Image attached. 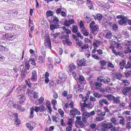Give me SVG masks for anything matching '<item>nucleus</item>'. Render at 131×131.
Wrapping results in <instances>:
<instances>
[{
	"instance_id": "1",
	"label": "nucleus",
	"mask_w": 131,
	"mask_h": 131,
	"mask_svg": "<svg viewBox=\"0 0 131 131\" xmlns=\"http://www.w3.org/2000/svg\"><path fill=\"white\" fill-rule=\"evenodd\" d=\"M116 18L118 19H121L117 21V22L121 26L125 25L127 20V16H124V15L122 14L117 16Z\"/></svg>"
},
{
	"instance_id": "2",
	"label": "nucleus",
	"mask_w": 131,
	"mask_h": 131,
	"mask_svg": "<svg viewBox=\"0 0 131 131\" xmlns=\"http://www.w3.org/2000/svg\"><path fill=\"white\" fill-rule=\"evenodd\" d=\"M16 37L13 35H12L9 33L3 34L1 38L2 40H7V41H12L16 38Z\"/></svg>"
},
{
	"instance_id": "3",
	"label": "nucleus",
	"mask_w": 131,
	"mask_h": 131,
	"mask_svg": "<svg viewBox=\"0 0 131 131\" xmlns=\"http://www.w3.org/2000/svg\"><path fill=\"white\" fill-rule=\"evenodd\" d=\"M44 40V44L45 46L49 49L51 48V41L48 35H46V37L45 38Z\"/></svg>"
},
{
	"instance_id": "4",
	"label": "nucleus",
	"mask_w": 131,
	"mask_h": 131,
	"mask_svg": "<svg viewBox=\"0 0 131 131\" xmlns=\"http://www.w3.org/2000/svg\"><path fill=\"white\" fill-rule=\"evenodd\" d=\"M48 20L49 21L50 24H52L53 23L54 24L58 23V25H59V20L58 18L55 16H53L51 17V19L50 20L48 19Z\"/></svg>"
},
{
	"instance_id": "5",
	"label": "nucleus",
	"mask_w": 131,
	"mask_h": 131,
	"mask_svg": "<svg viewBox=\"0 0 131 131\" xmlns=\"http://www.w3.org/2000/svg\"><path fill=\"white\" fill-rule=\"evenodd\" d=\"M8 44V43H7L3 42L2 43H1L0 46V51L4 52L7 51L8 49L6 47V45Z\"/></svg>"
},
{
	"instance_id": "6",
	"label": "nucleus",
	"mask_w": 131,
	"mask_h": 131,
	"mask_svg": "<svg viewBox=\"0 0 131 131\" xmlns=\"http://www.w3.org/2000/svg\"><path fill=\"white\" fill-rule=\"evenodd\" d=\"M86 62L85 59L83 58L79 61V62L80 64H78V63H77V65L79 68L81 67L82 66H86V64L85 63Z\"/></svg>"
},
{
	"instance_id": "7",
	"label": "nucleus",
	"mask_w": 131,
	"mask_h": 131,
	"mask_svg": "<svg viewBox=\"0 0 131 131\" xmlns=\"http://www.w3.org/2000/svg\"><path fill=\"white\" fill-rule=\"evenodd\" d=\"M14 107L17 109L21 112L24 111L25 110V108L23 107H21V106L18 104H14Z\"/></svg>"
},
{
	"instance_id": "8",
	"label": "nucleus",
	"mask_w": 131,
	"mask_h": 131,
	"mask_svg": "<svg viewBox=\"0 0 131 131\" xmlns=\"http://www.w3.org/2000/svg\"><path fill=\"white\" fill-rule=\"evenodd\" d=\"M70 112L73 116L75 115L76 113L78 115L80 114V112L75 108H74L73 110H70Z\"/></svg>"
},
{
	"instance_id": "9",
	"label": "nucleus",
	"mask_w": 131,
	"mask_h": 131,
	"mask_svg": "<svg viewBox=\"0 0 131 131\" xmlns=\"http://www.w3.org/2000/svg\"><path fill=\"white\" fill-rule=\"evenodd\" d=\"M59 77L62 81L65 82L67 78V75L65 73H59Z\"/></svg>"
},
{
	"instance_id": "10",
	"label": "nucleus",
	"mask_w": 131,
	"mask_h": 131,
	"mask_svg": "<svg viewBox=\"0 0 131 131\" xmlns=\"http://www.w3.org/2000/svg\"><path fill=\"white\" fill-rule=\"evenodd\" d=\"M112 52L116 56L119 55V56L123 57L124 56V54L122 52L118 51L117 52L116 50L113 49L112 50Z\"/></svg>"
},
{
	"instance_id": "11",
	"label": "nucleus",
	"mask_w": 131,
	"mask_h": 131,
	"mask_svg": "<svg viewBox=\"0 0 131 131\" xmlns=\"http://www.w3.org/2000/svg\"><path fill=\"white\" fill-rule=\"evenodd\" d=\"M59 27V25L58 23H56L54 24H51L50 26V28L51 30H54L55 29H57Z\"/></svg>"
},
{
	"instance_id": "12",
	"label": "nucleus",
	"mask_w": 131,
	"mask_h": 131,
	"mask_svg": "<svg viewBox=\"0 0 131 131\" xmlns=\"http://www.w3.org/2000/svg\"><path fill=\"white\" fill-rule=\"evenodd\" d=\"M126 60H122V61L119 63V66H120V69L123 70L124 67H125L126 64Z\"/></svg>"
},
{
	"instance_id": "13",
	"label": "nucleus",
	"mask_w": 131,
	"mask_h": 131,
	"mask_svg": "<svg viewBox=\"0 0 131 131\" xmlns=\"http://www.w3.org/2000/svg\"><path fill=\"white\" fill-rule=\"evenodd\" d=\"M124 73L125 74V77L127 78H131V71L126 70V72Z\"/></svg>"
},
{
	"instance_id": "14",
	"label": "nucleus",
	"mask_w": 131,
	"mask_h": 131,
	"mask_svg": "<svg viewBox=\"0 0 131 131\" xmlns=\"http://www.w3.org/2000/svg\"><path fill=\"white\" fill-rule=\"evenodd\" d=\"M75 125L76 124H77L78 125L81 126L82 128H84L85 127L84 124L81 121L76 120L75 121Z\"/></svg>"
},
{
	"instance_id": "15",
	"label": "nucleus",
	"mask_w": 131,
	"mask_h": 131,
	"mask_svg": "<svg viewBox=\"0 0 131 131\" xmlns=\"http://www.w3.org/2000/svg\"><path fill=\"white\" fill-rule=\"evenodd\" d=\"M46 16L47 19L48 20V17L50 16H53V12L51 10H48L46 13Z\"/></svg>"
},
{
	"instance_id": "16",
	"label": "nucleus",
	"mask_w": 131,
	"mask_h": 131,
	"mask_svg": "<svg viewBox=\"0 0 131 131\" xmlns=\"http://www.w3.org/2000/svg\"><path fill=\"white\" fill-rule=\"evenodd\" d=\"M4 28L6 31L12 30L13 29V25L12 24L8 25L7 26L4 27Z\"/></svg>"
},
{
	"instance_id": "17",
	"label": "nucleus",
	"mask_w": 131,
	"mask_h": 131,
	"mask_svg": "<svg viewBox=\"0 0 131 131\" xmlns=\"http://www.w3.org/2000/svg\"><path fill=\"white\" fill-rule=\"evenodd\" d=\"M44 100V98L42 96L40 97L36 101V103L37 105L41 104H42Z\"/></svg>"
},
{
	"instance_id": "18",
	"label": "nucleus",
	"mask_w": 131,
	"mask_h": 131,
	"mask_svg": "<svg viewBox=\"0 0 131 131\" xmlns=\"http://www.w3.org/2000/svg\"><path fill=\"white\" fill-rule=\"evenodd\" d=\"M78 90L80 92L83 90V85L82 83L79 82L78 83Z\"/></svg>"
},
{
	"instance_id": "19",
	"label": "nucleus",
	"mask_w": 131,
	"mask_h": 131,
	"mask_svg": "<svg viewBox=\"0 0 131 131\" xmlns=\"http://www.w3.org/2000/svg\"><path fill=\"white\" fill-rule=\"evenodd\" d=\"M99 26L98 25L96 24L93 26L91 28L92 29V31L93 32L96 31L99 29Z\"/></svg>"
},
{
	"instance_id": "20",
	"label": "nucleus",
	"mask_w": 131,
	"mask_h": 131,
	"mask_svg": "<svg viewBox=\"0 0 131 131\" xmlns=\"http://www.w3.org/2000/svg\"><path fill=\"white\" fill-rule=\"evenodd\" d=\"M96 3L97 4L101 7H103L105 5V3L103 2H97Z\"/></svg>"
},
{
	"instance_id": "21",
	"label": "nucleus",
	"mask_w": 131,
	"mask_h": 131,
	"mask_svg": "<svg viewBox=\"0 0 131 131\" xmlns=\"http://www.w3.org/2000/svg\"><path fill=\"white\" fill-rule=\"evenodd\" d=\"M72 31L73 32L76 34L78 31V28L76 26L73 25V28Z\"/></svg>"
},
{
	"instance_id": "22",
	"label": "nucleus",
	"mask_w": 131,
	"mask_h": 131,
	"mask_svg": "<svg viewBox=\"0 0 131 131\" xmlns=\"http://www.w3.org/2000/svg\"><path fill=\"white\" fill-rule=\"evenodd\" d=\"M105 97H106L108 100H113L114 96L111 94H108L104 96Z\"/></svg>"
},
{
	"instance_id": "23",
	"label": "nucleus",
	"mask_w": 131,
	"mask_h": 131,
	"mask_svg": "<svg viewBox=\"0 0 131 131\" xmlns=\"http://www.w3.org/2000/svg\"><path fill=\"white\" fill-rule=\"evenodd\" d=\"M37 76V73L36 72L35 70L34 71H33L32 72V74L31 77L32 79L33 80L35 79L36 78Z\"/></svg>"
},
{
	"instance_id": "24",
	"label": "nucleus",
	"mask_w": 131,
	"mask_h": 131,
	"mask_svg": "<svg viewBox=\"0 0 131 131\" xmlns=\"http://www.w3.org/2000/svg\"><path fill=\"white\" fill-rule=\"evenodd\" d=\"M99 63H100L101 66H105L107 63L104 60H101Z\"/></svg>"
},
{
	"instance_id": "25",
	"label": "nucleus",
	"mask_w": 131,
	"mask_h": 131,
	"mask_svg": "<svg viewBox=\"0 0 131 131\" xmlns=\"http://www.w3.org/2000/svg\"><path fill=\"white\" fill-rule=\"evenodd\" d=\"M82 116H84L86 119L90 115L89 113L87 112H84L82 114Z\"/></svg>"
},
{
	"instance_id": "26",
	"label": "nucleus",
	"mask_w": 131,
	"mask_h": 131,
	"mask_svg": "<svg viewBox=\"0 0 131 131\" xmlns=\"http://www.w3.org/2000/svg\"><path fill=\"white\" fill-rule=\"evenodd\" d=\"M38 61L39 63H41L44 62L43 58V57L40 56L38 59Z\"/></svg>"
},
{
	"instance_id": "27",
	"label": "nucleus",
	"mask_w": 131,
	"mask_h": 131,
	"mask_svg": "<svg viewBox=\"0 0 131 131\" xmlns=\"http://www.w3.org/2000/svg\"><path fill=\"white\" fill-rule=\"evenodd\" d=\"M96 18L99 21H101L102 19L103 16L102 14H98L96 15Z\"/></svg>"
},
{
	"instance_id": "28",
	"label": "nucleus",
	"mask_w": 131,
	"mask_h": 131,
	"mask_svg": "<svg viewBox=\"0 0 131 131\" xmlns=\"http://www.w3.org/2000/svg\"><path fill=\"white\" fill-rule=\"evenodd\" d=\"M35 59L33 58H30L29 59V62H31V63L33 66H35L36 65V63L34 60Z\"/></svg>"
},
{
	"instance_id": "29",
	"label": "nucleus",
	"mask_w": 131,
	"mask_h": 131,
	"mask_svg": "<svg viewBox=\"0 0 131 131\" xmlns=\"http://www.w3.org/2000/svg\"><path fill=\"white\" fill-rule=\"evenodd\" d=\"M58 112L61 115V117H63L64 116V112L61 109H58Z\"/></svg>"
},
{
	"instance_id": "30",
	"label": "nucleus",
	"mask_w": 131,
	"mask_h": 131,
	"mask_svg": "<svg viewBox=\"0 0 131 131\" xmlns=\"http://www.w3.org/2000/svg\"><path fill=\"white\" fill-rule=\"evenodd\" d=\"M88 107V108L91 109H92L94 105H92V103L90 101L89 103L87 104Z\"/></svg>"
},
{
	"instance_id": "31",
	"label": "nucleus",
	"mask_w": 131,
	"mask_h": 131,
	"mask_svg": "<svg viewBox=\"0 0 131 131\" xmlns=\"http://www.w3.org/2000/svg\"><path fill=\"white\" fill-rule=\"evenodd\" d=\"M131 62L130 61V62L129 61L127 62V64L125 65V69H127L131 67Z\"/></svg>"
},
{
	"instance_id": "32",
	"label": "nucleus",
	"mask_w": 131,
	"mask_h": 131,
	"mask_svg": "<svg viewBox=\"0 0 131 131\" xmlns=\"http://www.w3.org/2000/svg\"><path fill=\"white\" fill-rule=\"evenodd\" d=\"M45 109V107L43 105H40L39 107L38 112H43Z\"/></svg>"
},
{
	"instance_id": "33",
	"label": "nucleus",
	"mask_w": 131,
	"mask_h": 131,
	"mask_svg": "<svg viewBox=\"0 0 131 131\" xmlns=\"http://www.w3.org/2000/svg\"><path fill=\"white\" fill-rule=\"evenodd\" d=\"M102 127H103L102 128V129L104 131H105L106 129L108 128V125H107L106 124H104L102 125Z\"/></svg>"
},
{
	"instance_id": "34",
	"label": "nucleus",
	"mask_w": 131,
	"mask_h": 131,
	"mask_svg": "<svg viewBox=\"0 0 131 131\" xmlns=\"http://www.w3.org/2000/svg\"><path fill=\"white\" fill-rule=\"evenodd\" d=\"M26 86L25 85H22L21 86H20L18 88V89H19L20 91H22L26 89Z\"/></svg>"
},
{
	"instance_id": "35",
	"label": "nucleus",
	"mask_w": 131,
	"mask_h": 131,
	"mask_svg": "<svg viewBox=\"0 0 131 131\" xmlns=\"http://www.w3.org/2000/svg\"><path fill=\"white\" fill-rule=\"evenodd\" d=\"M124 89H125L129 93L131 92V86H126Z\"/></svg>"
},
{
	"instance_id": "36",
	"label": "nucleus",
	"mask_w": 131,
	"mask_h": 131,
	"mask_svg": "<svg viewBox=\"0 0 131 131\" xmlns=\"http://www.w3.org/2000/svg\"><path fill=\"white\" fill-rule=\"evenodd\" d=\"M112 36V33L110 32H107L106 35V37L109 39H110L111 38Z\"/></svg>"
},
{
	"instance_id": "37",
	"label": "nucleus",
	"mask_w": 131,
	"mask_h": 131,
	"mask_svg": "<svg viewBox=\"0 0 131 131\" xmlns=\"http://www.w3.org/2000/svg\"><path fill=\"white\" fill-rule=\"evenodd\" d=\"M82 32L85 36H87L89 35V33L86 30H84L83 29L82 30Z\"/></svg>"
},
{
	"instance_id": "38",
	"label": "nucleus",
	"mask_w": 131,
	"mask_h": 131,
	"mask_svg": "<svg viewBox=\"0 0 131 131\" xmlns=\"http://www.w3.org/2000/svg\"><path fill=\"white\" fill-rule=\"evenodd\" d=\"M78 79L80 81H83L84 80L85 78L82 75H79V77L78 78Z\"/></svg>"
},
{
	"instance_id": "39",
	"label": "nucleus",
	"mask_w": 131,
	"mask_h": 131,
	"mask_svg": "<svg viewBox=\"0 0 131 131\" xmlns=\"http://www.w3.org/2000/svg\"><path fill=\"white\" fill-rule=\"evenodd\" d=\"M113 100L116 104L120 102V100H119V99L118 97H114Z\"/></svg>"
},
{
	"instance_id": "40",
	"label": "nucleus",
	"mask_w": 131,
	"mask_h": 131,
	"mask_svg": "<svg viewBox=\"0 0 131 131\" xmlns=\"http://www.w3.org/2000/svg\"><path fill=\"white\" fill-rule=\"evenodd\" d=\"M25 69L28 70L30 69V65L29 63H28L27 62H26L25 63Z\"/></svg>"
},
{
	"instance_id": "41",
	"label": "nucleus",
	"mask_w": 131,
	"mask_h": 131,
	"mask_svg": "<svg viewBox=\"0 0 131 131\" xmlns=\"http://www.w3.org/2000/svg\"><path fill=\"white\" fill-rule=\"evenodd\" d=\"M71 70H73L75 69L76 67L73 63L71 64L69 66Z\"/></svg>"
},
{
	"instance_id": "42",
	"label": "nucleus",
	"mask_w": 131,
	"mask_h": 131,
	"mask_svg": "<svg viewBox=\"0 0 131 131\" xmlns=\"http://www.w3.org/2000/svg\"><path fill=\"white\" fill-rule=\"evenodd\" d=\"M104 117L101 116H99L96 117V120L97 121H101L103 120Z\"/></svg>"
},
{
	"instance_id": "43",
	"label": "nucleus",
	"mask_w": 131,
	"mask_h": 131,
	"mask_svg": "<svg viewBox=\"0 0 131 131\" xmlns=\"http://www.w3.org/2000/svg\"><path fill=\"white\" fill-rule=\"evenodd\" d=\"M94 96L95 97L98 98H100L101 96V95L100 94L96 93H94Z\"/></svg>"
},
{
	"instance_id": "44",
	"label": "nucleus",
	"mask_w": 131,
	"mask_h": 131,
	"mask_svg": "<svg viewBox=\"0 0 131 131\" xmlns=\"http://www.w3.org/2000/svg\"><path fill=\"white\" fill-rule=\"evenodd\" d=\"M72 119L71 118H70L68 122L67 123L68 125H71V126H72Z\"/></svg>"
},
{
	"instance_id": "45",
	"label": "nucleus",
	"mask_w": 131,
	"mask_h": 131,
	"mask_svg": "<svg viewBox=\"0 0 131 131\" xmlns=\"http://www.w3.org/2000/svg\"><path fill=\"white\" fill-rule=\"evenodd\" d=\"M118 27V26L115 24H114L112 26L113 29L115 31L117 30Z\"/></svg>"
},
{
	"instance_id": "46",
	"label": "nucleus",
	"mask_w": 131,
	"mask_h": 131,
	"mask_svg": "<svg viewBox=\"0 0 131 131\" xmlns=\"http://www.w3.org/2000/svg\"><path fill=\"white\" fill-rule=\"evenodd\" d=\"M100 102L104 103L105 104L107 105H108L109 104L107 102V101L106 99L101 100H100Z\"/></svg>"
},
{
	"instance_id": "47",
	"label": "nucleus",
	"mask_w": 131,
	"mask_h": 131,
	"mask_svg": "<svg viewBox=\"0 0 131 131\" xmlns=\"http://www.w3.org/2000/svg\"><path fill=\"white\" fill-rule=\"evenodd\" d=\"M95 85L96 86H98L100 87L102 85V84L100 83H99L97 82H95Z\"/></svg>"
},
{
	"instance_id": "48",
	"label": "nucleus",
	"mask_w": 131,
	"mask_h": 131,
	"mask_svg": "<svg viewBox=\"0 0 131 131\" xmlns=\"http://www.w3.org/2000/svg\"><path fill=\"white\" fill-rule=\"evenodd\" d=\"M107 125H108V128L109 129H111L113 127V125L110 122L108 123Z\"/></svg>"
},
{
	"instance_id": "49",
	"label": "nucleus",
	"mask_w": 131,
	"mask_h": 131,
	"mask_svg": "<svg viewBox=\"0 0 131 131\" xmlns=\"http://www.w3.org/2000/svg\"><path fill=\"white\" fill-rule=\"evenodd\" d=\"M25 82L26 83V85L28 86V87L29 88H30L31 87V83H30L29 82V83H28V81L27 80H26L25 81Z\"/></svg>"
},
{
	"instance_id": "50",
	"label": "nucleus",
	"mask_w": 131,
	"mask_h": 131,
	"mask_svg": "<svg viewBox=\"0 0 131 131\" xmlns=\"http://www.w3.org/2000/svg\"><path fill=\"white\" fill-rule=\"evenodd\" d=\"M37 93L35 91H34L33 92V97L34 99L37 98L38 97Z\"/></svg>"
},
{
	"instance_id": "51",
	"label": "nucleus",
	"mask_w": 131,
	"mask_h": 131,
	"mask_svg": "<svg viewBox=\"0 0 131 131\" xmlns=\"http://www.w3.org/2000/svg\"><path fill=\"white\" fill-rule=\"evenodd\" d=\"M127 21L126 23H125V24H126L127 22H128V24L129 25L131 26V19H128V17L127 16Z\"/></svg>"
},
{
	"instance_id": "52",
	"label": "nucleus",
	"mask_w": 131,
	"mask_h": 131,
	"mask_svg": "<svg viewBox=\"0 0 131 131\" xmlns=\"http://www.w3.org/2000/svg\"><path fill=\"white\" fill-rule=\"evenodd\" d=\"M51 103L53 105L55 106L57 104V101L54 99H53L51 101Z\"/></svg>"
},
{
	"instance_id": "53",
	"label": "nucleus",
	"mask_w": 131,
	"mask_h": 131,
	"mask_svg": "<svg viewBox=\"0 0 131 131\" xmlns=\"http://www.w3.org/2000/svg\"><path fill=\"white\" fill-rule=\"evenodd\" d=\"M90 100L91 101H96V99L94 97L92 96H90Z\"/></svg>"
},
{
	"instance_id": "54",
	"label": "nucleus",
	"mask_w": 131,
	"mask_h": 131,
	"mask_svg": "<svg viewBox=\"0 0 131 131\" xmlns=\"http://www.w3.org/2000/svg\"><path fill=\"white\" fill-rule=\"evenodd\" d=\"M96 125L94 123L90 125V127L91 128L93 129L96 127Z\"/></svg>"
},
{
	"instance_id": "55",
	"label": "nucleus",
	"mask_w": 131,
	"mask_h": 131,
	"mask_svg": "<svg viewBox=\"0 0 131 131\" xmlns=\"http://www.w3.org/2000/svg\"><path fill=\"white\" fill-rule=\"evenodd\" d=\"M108 66L110 67L114 68V66L112 63L109 62L107 65Z\"/></svg>"
},
{
	"instance_id": "56",
	"label": "nucleus",
	"mask_w": 131,
	"mask_h": 131,
	"mask_svg": "<svg viewBox=\"0 0 131 131\" xmlns=\"http://www.w3.org/2000/svg\"><path fill=\"white\" fill-rule=\"evenodd\" d=\"M105 112H101L99 114H97V115L101 116H104L105 115Z\"/></svg>"
},
{
	"instance_id": "57",
	"label": "nucleus",
	"mask_w": 131,
	"mask_h": 131,
	"mask_svg": "<svg viewBox=\"0 0 131 131\" xmlns=\"http://www.w3.org/2000/svg\"><path fill=\"white\" fill-rule=\"evenodd\" d=\"M80 27L81 28H83V29L85 28L84 25L83 24V22L82 21H80Z\"/></svg>"
},
{
	"instance_id": "58",
	"label": "nucleus",
	"mask_w": 131,
	"mask_h": 131,
	"mask_svg": "<svg viewBox=\"0 0 131 131\" xmlns=\"http://www.w3.org/2000/svg\"><path fill=\"white\" fill-rule=\"evenodd\" d=\"M20 122V120L18 118L15 119V124L16 125L19 124Z\"/></svg>"
},
{
	"instance_id": "59",
	"label": "nucleus",
	"mask_w": 131,
	"mask_h": 131,
	"mask_svg": "<svg viewBox=\"0 0 131 131\" xmlns=\"http://www.w3.org/2000/svg\"><path fill=\"white\" fill-rule=\"evenodd\" d=\"M99 91L101 92L104 93L105 92H106L107 91V90L105 89L100 88L99 89Z\"/></svg>"
},
{
	"instance_id": "60",
	"label": "nucleus",
	"mask_w": 131,
	"mask_h": 131,
	"mask_svg": "<svg viewBox=\"0 0 131 131\" xmlns=\"http://www.w3.org/2000/svg\"><path fill=\"white\" fill-rule=\"evenodd\" d=\"M61 8H58L56 10V13L57 14H59L61 12Z\"/></svg>"
},
{
	"instance_id": "61",
	"label": "nucleus",
	"mask_w": 131,
	"mask_h": 131,
	"mask_svg": "<svg viewBox=\"0 0 131 131\" xmlns=\"http://www.w3.org/2000/svg\"><path fill=\"white\" fill-rule=\"evenodd\" d=\"M92 57L94 58L95 59L99 60V57L96 54H93L92 55Z\"/></svg>"
},
{
	"instance_id": "62",
	"label": "nucleus",
	"mask_w": 131,
	"mask_h": 131,
	"mask_svg": "<svg viewBox=\"0 0 131 131\" xmlns=\"http://www.w3.org/2000/svg\"><path fill=\"white\" fill-rule=\"evenodd\" d=\"M48 67L50 70L52 71L53 70V66L52 65L50 64H49L48 65Z\"/></svg>"
},
{
	"instance_id": "63",
	"label": "nucleus",
	"mask_w": 131,
	"mask_h": 131,
	"mask_svg": "<svg viewBox=\"0 0 131 131\" xmlns=\"http://www.w3.org/2000/svg\"><path fill=\"white\" fill-rule=\"evenodd\" d=\"M88 48V44L87 45H84L83 46H82L81 47V48L82 49H86L87 48Z\"/></svg>"
},
{
	"instance_id": "64",
	"label": "nucleus",
	"mask_w": 131,
	"mask_h": 131,
	"mask_svg": "<svg viewBox=\"0 0 131 131\" xmlns=\"http://www.w3.org/2000/svg\"><path fill=\"white\" fill-rule=\"evenodd\" d=\"M127 52L126 53H131V46H129L127 48Z\"/></svg>"
}]
</instances>
